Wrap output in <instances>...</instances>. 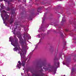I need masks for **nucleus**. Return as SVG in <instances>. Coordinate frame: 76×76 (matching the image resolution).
Segmentation results:
<instances>
[{
	"instance_id": "obj_26",
	"label": "nucleus",
	"mask_w": 76,
	"mask_h": 76,
	"mask_svg": "<svg viewBox=\"0 0 76 76\" xmlns=\"http://www.w3.org/2000/svg\"><path fill=\"white\" fill-rule=\"evenodd\" d=\"M13 34H15V32H14V33H13Z\"/></svg>"
},
{
	"instance_id": "obj_9",
	"label": "nucleus",
	"mask_w": 76,
	"mask_h": 76,
	"mask_svg": "<svg viewBox=\"0 0 76 76\" xmlns=\"http://www.w3.org/2000/svg\"><path fill=\"white\" fill-rule=\"evenodd\" d=\"M60 64V63L59 62H58L57 63L55 64V65H56V67H58Z\"/></svg>"
},
{
	"instance_id": "obj_15",
	"label": "nucleus",
	"mask_w": 76,
	"mask_h": 76,
	"mask_svg": "<svg viewBox=\"0 0 76 76\" xmlns=\"http://www.w3.org/2000/svg\"><path fill=\"white\" fill-rule=\"evenodd\" d=\"M40 9H40L39 8L38 9L37 11L38 12H40Z\"/></svg>"
},
{
	"instance_id": "obj_29",
	"label": "nucleus",
	"mask_w": 76,
	"mask_h": 76,
	"mask_svg": "<svg viewBox=\"0 0 76 76\" xmlns=\"http://www.w3.org/2000/svg\"><path fill=\"white\" fill-rule=\"evenodd\" d=\"M42 67V66H40V68H41Z\"/></svg>"
},
{
	"instance_id": "obj_8",
	"label": "nucleus",
	"mask_w": 76,
	"mask_h": 76,
	"mask_svg": "<svg viewBox=\"0 0 76 76\" xmlns=\"http://www.w3.org/2000/svg\"><path fill=\"white\" fill-rule=\"evenodd\" d=\"M46 13H45L44 14V15L43 16V17L42 18V23H44V20H45V14Z\"/></svg>"
},
{
	"instance_id": "obj_1",
	"label": "nucleus",
	"mask_w": 76,
	"mask_h": 76,
	"mask_svg": "<svg viewBox=\"0 0 76 76\" xmlns=\"http://www.w3.org/2000/svg\"><path fill=\"white\" fill-rule=\"evenodd\" d=\"M14 37L16 39L15 41H14V39H13V37H10L9 38V41L10 42H11V44L15 47L13 49L14 51H16L18 50V54L20 53L21 57V63L20 61H18V64H17L16 67L17 69H20V68L22 67V64L23 67H25V64L26 63V60H28V58H26V57L25 56V54H26V50H28V47H27V46H26L25 49L23 50L22 49V50H20L21 51L20 52V48L18 42V39L16 38V36H14Z\"/></svg>"
},
{
	"instance_id": "obj_23",
	"label": "nucleus",
	"mask_w": 76,
	"mask_h": 76,
	"mask_svg": "<svg viewBox=\"0 0 76 76\" xmlns=\"http://www.w3.org/2000/svg\"><path fill=\"white\" fill-rule=\"evenodd\" d=\"M73 39V40H75V39Z\"/></svg>"
},
{
	"instance_id": "obj_30",
	"label": "nucleus",
	"mask_w": 76,
	"mask_h": 76,
	"mask_svg": "<svg viewBox=\"0 0 76 76\" xmlns=\"http://www.w3.org/2000/svg\"><path fill=\"white\" fill-rule=\"evenodd\" d=\"M23 70H24V68L23 69Z\"/></svg>"
},
{
	"instance_id": "obj_27",
	"label": "nucleus",
	"mask_w": 76,
	"mask_h": 76,
	"mask_svg": "<svg viewBox=\"0 0 76 76\" xmlns=\"http://www.w3.org/2000/svg\"><path fill=\"white\" fill-rule=\"evenodd\" d=\"M61 35H63V34H61Z\"/></svg>"
},
{
	"instance_id": "obj_13",
	"label": "nucleus",
	"mask_w": 76,
	"mask_h": 76,
	"mask_svg": "<svg viewBox=\"0 0 76 76\" xmlns=\"http://www.w3.org/2000/svg\"><path fill=\"white\" fill-rule=\"evenodd\" d=\"M24 31L25 32H28V28H26V29H24Z\"/></svg>"
},
{
	"instance_id": "obj_18",
	"label": "nucleus",
	"mask_w": 76,
	"mask_h": 76,
	"mask_svg": "<svg viewBox=\"0 0 76 76\" xmlns=\"http://www.w3.org/2000/svg\"><path fill=\"white\" fill-rule=\"evenodd\" d=\"M33 51H34V50H33V51H32V52L30 53V54H32V52H33Z\"/></svg>"
},
{
	"instance_id": "obj_11",
	"label": "nucleus",
	"mask_w": 76,
	"mask_h": 76,
	"mask_svg": "<svg viewBox=\"0 0 76 76\" xmlns=\"http://www.w3.org/2000/svg\"><path fill=\"white\" fill-rule=\"evenodd\" d=\"M74 72V69L72 68L71 69V74H72V75H73V73Z\"/></svg>"
},
{
	"instance_id": "obj_25",
	"label": "nucleus",
	"mask_w": 76,
	"mask_h": 76,
	"mask_svg": "<svg viewBox=\"0 0 76 76\" xmlns=\"http://www.w3.org/2000/svg\"><path fill=\"white\" fill-rule=\"evenodd\" d=\"M21 27H23V26H21Z\"/></svg>"
},
{
	"instance_id": "obj_2",
	"label": "nucleus",
	"mask_w": 76,
	"mask_h": 76,
	"mask_svg": "<svg viewBox=\"0 0 76 76\" xmlns=\"http://www.w3.org/2000/svg\"><path fill=\"white\" fill-rule=\"evenodd\" d=\"M1 9H0V12L1 13V15L2 19L3 20L4 23L5 24V26H7V22L10 23H13V22L14 21V18H13V14L12 13L11 14V17L9 20V16L7 14V12L3 10L2 12L1 10L2 9L4 8V5H3L1 4V5L0 6Z\"/></svg>"
},
{
	"instance_id": "obj_16",
	"label": "nucleus",
	"mask_w": 76,
	"mask_h": 76,
	"mask_svg": "<svg viewBox=\"0 0 76 76\" xmlns=\"http://www.w3.org/2000/svg\"><path fill=\"white\" fill-rule=\"evenodd\" d=\"M38 47V45H36V47L34 49V50L35 49H36V48H37V47Z\"/></svg>"
},
{
	"instance_id": "obj_33",
	"label": "nucleus",
	"mask_w": 76,
	"mask_h": 76,
	"mask_svg": "<svg viewBox=\"0 0 76 76\" xmlns=\"http://www.w3.org/2000/svg\"><path fill=\"white\" fill-rule=\"evenodd\" d=\"M24 72H25V71H24Z\"/></svg>"
},
{
	"instance_id": "obj_31",
	"label": "nucleus",
	"mask_w": 76,
	"mask_h": 76,
	"mask_svg": "<svg viewBox=\"0 0 76 76\" xmlns=\"http://www.w3.org/2000/svg\"><path fill=\"white\" fill-rule=\"evenodd\" d=\"M3 76H4V75H3Z\"/></svg>"
},
{
	"instance_id": "obj_6",
	"label": "nucleus",
	"mask_w": 76,
	"mask_h": 76,
	"mask_svg": "<svg viewBox=\"0 0 76 76\" xmlns=\"http://www.w3.org/2000/svg\"><path fill=\"white\" fill-rule=\"evenodd\" d=\"M45 36V34L42 33L41 34V35H40L39 34L38 35H37V37H38V38H41L40 39V41L38 43V44H39L40 42H41V41L44 39V36Z\"/></svg>"
},
{
	"instance_id": "obj_14",
	"label": "nucleus",
	"mask_w": 76,
	"mask_h": 76,
	"mask_svg": "<svg viewBox=\"0 0 76 76\" xmlns=\"http://www.w3.org/2000/svg\"><path fill=\"white\" fill-rule=\"evenodd\" d=\"M64 18H63L62 19V22H65V20H64Z\"/></svg>"
},
{
	"instance_id": "obj_24",
	"label": "nucleus",
	"mask_w": 76,
	"mask_h": 76,
	"mask_svg": "<svg viewBox=\"0 0 76 76\" xmlns=\"http://www.w3.org/2000/svg\"><path fill=\"white\" fill-rule=\"evenodd\" d=\"M49 71H50V72H51V70H49Z\"/></svg>"
},
{
	"instance_id": "obj_3",
	"label": "nucleus",
	"mask_w": 76,
	"mask_h": 76,
	"mask_svg": "<svg viewBox=\"0 0 76 76\" xmlns=\"http://www.w3.org/2000/svg\"><path fill=\"white\" fill-rule=\"evenodd\" d=\"M17 34L18 35V38L20 39L19 43L21 45H23L24 43L25 45H26V39H27L28 38V39H31V37L30 36L29 34L28 33H26V34H24V36L23 37L25 41L24 42L23 41V39L21 37V35H20V32H19V34Z\"/></svg>"
},
{
	"instance_id": "obj_22",
	"label": "nucleus",
	"mask_w": 76,
	"mask_h": 76,
	"mask_svg": "<svg viewBox=\"0 0 76 76\" xmlns=\"http://www.w3.org/2000/svg\"><path fill=\"white\" fill-rule=\"evenodd\" d=\"M65 43H64V45H66V42H65Z\"/></svg>"
},
{
	"instance_id": "obj_7",
	"label": "nucleus",
	"mask_w": 76,
	"mask_h": 76,
	"mask_svg": "<svg viewBox=\"0 0 76 76\" xmlns=\"http://www.w3.org/2000/svg\"><path fill=\"white\" fill-rule=\"evenodd\" d=\"M44 26H43L42 24H41V27L39 28L38 31L39 32H40V31H44Z\"/></svg>"
},
{
	"instance_id": "obj_5",
	"label": "nucleus",
	"mask_w": 76,
	"mask_h": 76,
	"mask_svg": "<svg viewBox=\"0 0 76 76\" xmlns=\"http://www.w3.org/2000/svg\"><path fill=\"white\" fill-rule=\"evenodd\" d=\"M34 76H45V74L42 73V69H41L39 72L35 74Z\"/></svg>"
},
{
	"instance_id": "obj_12",
	"label": "nucleus",
	"mask_w": 76,
	"mask_h": 76,
	"mask_svg": "<svg viewBox=\"0 0 76 76\" xmlns=\"http://www.w3.org/2000/svg\"><path fill=\"white\" fill-rule=\"evenodd\" d=\"M56 70H57V69H56V70L53 69V74H56Z\"/></svg>"
},
{
	"instance_id": "obj_19",
	"label": "nucleus",
	"mask_w": 76,
	"mask_h": 76,
	"mask_svg": "<svg viewBox=\"0 0 76 76\" xmlns=\"http://www.w3.org/2000/svg\"><path fill=\"white\" fill-rule=\"evenodd\" d=\"M51 70H53V67H51Z\"/></svg>"
},
{
	"instance_id": "obj_34",
	"label": "nucleus",
	"mask_w": 76,
	"mask_h": 76,
	"mask_svg": "<svg viewBox=\"0 0 76 76\" xmlns=\"http://www.w3.org/2000/svg\"><path fill=\"white\" fill-rule=\"evenodd\" d=\"M23 76H24V75H23Z\"/></svg>"
},
{
	"instance_id": "obj_17",
	"label": "nucleus",
	"mask_w": 76,
	"mask_h": 76,
	"mask_svg": "<svg viewBox=\"0 0 76 76\" xmlns=\"http://www.w3.org/2000/svg\"><path fill=\"white\" fill-rule=\"evenodd\" d=\"M42 66H45V63L43 64H42Z\"/></svg>"
},
{
	"instance_id": "obj_10",
	"label": "nucleus",
	"mask_w": 76,
	"mask_h": 76,
	"mask_svg": "<svg viewBox=\"0 0 76 76\" xmlns=\"http://www.w3.org/2000/svg\"><path fill=\"white\" fill-rule=\"evenodd\" d=\"M16 28H12V30L13 31H12V32H15V30H16Z\"/></svg>"
},
{
	"instance_id": "obj_20",
	"label": "nucleus",
	"mask_w": 76,
	"mask_h": 76,
	"mask_svg": "<svg viewBox=\"0 0 76 76\" xmlns=\"http://www.w3.org/2000/svg\"><path fill=\"white\" fill-rule=\"evenodd\" d=\"M21 74L22 76H23V74L21 73Z\"/></svg>"
},
{
	"instance_id": "obj_28",
	"label": "nucleus",
	"mask_w": 76,
	"mask_h": 76,
	"mask_svg": "<svg viewBox=\"0 0 76 76\" xmlns=\"http://www.w3.org/2000/svg\"><path fill=\"white\" fill-rule=\"evenodd\" d=\"M66 31H68V30H67Z\"/></svg>"
},
{
	"instance_id": "obj_21",
	"label": "nucleus",
	"mask_w": 76,
	"mask_h": 76,
	"mask_svg": "<svg viewBox=\"0 0 76 76\" xmlns=\"http://www.w3.org/2000/svg\"><path fill=\"white\" fill-rule=\"evenodd\" d=\"M58 1H61V0H58Z\"/></svg>"
},
{
	"instance_id": "obj_4",
	"label": "nucleus",
	"mask_w": 76,
	"mask_h": 76,
	"mask_svg": "<svg viewBox=\"0 0 76 76\" xmlns=\"http://www.w3.org/2000/svg\"><path fill=\"white\" fill-rule=\"evenodd\" d=\"M4 0H0V1H2ZM4 1H5V2H7L8 4V5L7 8H6V10L7 11H9L11 10H12V4H10V1L8 0H4Z\"/></svg>"
},
{
	"instance_id": "obj_32",
	"label": "nucleus",
	"mask_w": 76,
	"mask_h": 76,
	"mask_svg": "<svg viewBox=\"0 0 76 76\" xmlns=\"http://www.w3.org/2000/svg\"><path fill=\"white\" fill-rule=\"evenodd\" d=\"M17 25H18V24H17Z\"/></svg>"
}]
</instances>
